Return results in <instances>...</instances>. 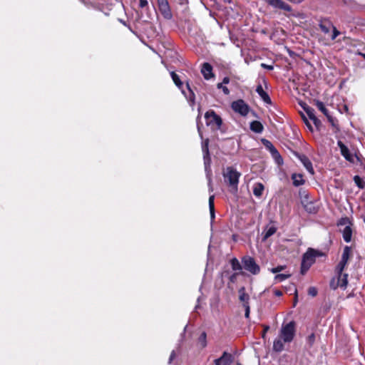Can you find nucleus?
<instances>
[{
  "instance_id": "nucleus-1",
  "label": "nucleus",
  "mask_w": 365,
  "mask_h": 365,
  "mask_svg": "<svg viewBox=\"0 0 365 365\" xmlns=\"http://www.w3.org/2000/svg\"><path fill=\"white\" fill-rule=\"evenodd\" d=\"M241 173L237 171L232 167H227L223 173V177L225 182L235 190H237L239 178Z\"/></svg>"
},
{
  "instance_id": "nucleus-2",
  "label": "nucleus",
  "mask_w": 365,
  "mask_h": 365,
  "mask_svg": "<svg viewBox=\"0 0 365 365\" xmlns=\"http://www.w3.org/2000/svg\"><path fill=\"white\" fill-rule=\"evenodd\" d=\"M296 333V324L291 321L286 324H282L279 331V337L284 343H290L293 341Z\"/></svg>"
},
{
  "instance_id": "nucleus-3",
  "label": "nucleus",
  "mask_w": 365,
  "mask_h": 365,
  "mask_svg": "<svg viewBox=\"0 0 365 365\" xmlns=\"http://www.w3.org/2000/svg\"><path fill=\"white\" fill-rule=\"evenodd\" d=\"M319 252L314 249L309 248L307 252L303 255L301 272L302 274H305L310 268L312 264L315 262L317 257L320 256Z\"/></svg>"
},
{
  "instance_id": "nucleus-4",
  "label": "nucleus",
  "mask_w": 365,
  "mask_h": 365,
  "mask_svg": "<svg viewBox=\"0 0 365 365\" xmlns=\"http://www.w3.org/2000/svg\"><path fill=\"white\" fill-rule=\"evenodd\" d=\"M209 140L206 139L202 143V150L203 153L204 158V164H205V170L206 172V176L208 180V185L211 187V170H210V162L211 159L210 158L209 149H208ZM212 190V188H210Z\"/></svg>"
},
{
  "instance_id": "nucleus-5",
  "label": "nucleus",
  "mask_w": 365,
  "mask_h": 365,
  "mask_svg": "<svg viewBox=\"0 0 365 365\" xmlns=\"http://www.w3.org/2000/svg\"><path fill=\"white\" fill-rule=\"evenodd\" d=\"M205 118L207 125H210L213 129H220L222 124V118L214 110L207 111Z\"/></svg>"
},
{
  "instance_id": "nucleus-6",
  "label": "nucleus",
  "mask_w": 365,
  "mask_h": 365,
  "mask_svg": "<svg viewBox=\"0 0 365 365\" xmlns=\"http://www.w3.org/2000/svg\"><path fill=\"white\" fill-rule=\"evenodd\" d=\"M243 267L252 274H257L260 272L259 266L256 263L255 259L250 256H245L242 259Z\"/></svg>"
},
{
  "instance_id": "nucleus-7",
  "label": "nucleus",
  "mask_w": 365,
  "mask_h": 365,
  "mask_svg": "<svg viewBox=\"0 0 365 365\" xmlns=\"http://www.w3.org/2000/svg\"><path fill=\"white\" fill-rule=\"evenodd\" d=\"M336 274L337 277H334L330 281V287L333 289H336L338 287L345 289L348 284V274L341 272Z\"/></svg>"
},
{
  "instance_id": "nucleus-8",
  "label": "nucleus",
  "mask_w": 365,
  "mask_h": 365,
  "mask_svg": "<svg viewBox=\"0 0 365 365\" xmlns=\"http://www.w3.org/2000/svg\"><path fill=\"white\" fill-rule=\"evenodd\" d=\"M301 202L304 206L306 211L309 213H316L317 208L314 206V203L309 200V195L305 191L300 192Z\"/></svg>"
},
{
  "instance_id": "nucleus-9",
  "label": "nucleus",
  "mask_w": 365,
  "mask_h": 365,
  "mask_svg": "<svg viewBox=\"0 0 365 365\" xmlns=\"http://www.w3.org/2000/svg\"><path fill=\"white\" fill-rule=\"evenodd\" d=\"M232 108L234 111L239 113L242 115H246L249 112L248 106L242 100L234 101L232 103Z\"/></svg>"
},
{
  "instance_id": "nucleus-10",
  "label": "nucleus",
  "mask_w": 365,
  "mask_h": 365,
  "mask_svg": "<svg viewBox=\"0 0 365 365\" xmlns=\"http://www.w3.org/2000/svg\"><path fill=\"white\" fill-rule=\"evenodd\" d=\"M267 4L274 8L279 9L286 11H291L292 7L282 0H264Z\"/></svg>"
},
{
  "instance_id": "nucleus-11",
  "label": "nucleus",
  "mask_w": 365,
  "mask_h": 365,
  "mask_svg": "<svg viewBox=\"0 0 365 365\" xmlns=\"http://www.w3.org/2000/svg\"><path fill=\"white\" fill-rule=\"evenodd\" d=\"M159 9L163 16L167 19H170L172 18V14L170 9V6L167 0H158Z\"/></svg>"
},
{
  "instance_id": "nucleus-12",
  "label": "nucleus",
  "mask_w": 365,
  "mask_h": 365,
  "mask_svg": "<svg viewBox=\"0 0 365 365\" xmlns=\"http://www.w3.org/2000/svg\"><path fill=\"white\" fill-rule=\"evenodd\" d=\"M337 145L340 148L341 154L343 157L351 163L354 162V158L349 152V148L340 140L337 142Z\"/></svg>"
},
{
  "instance_id": "nucleus-13",
  "label": "nucleus",
  "mask_w": 365,
  "mask_h": 365,
  "mask_svg": "<svg viewBox=\"0 0 365 365\" xmlns=\"http://www.w3.org/2000/svg\"><path fill=\"white\" fill-rule=\"evenodd\" d=\"M319 26L324 34H327L333 27V24L329 19L325 18L319 21Z\"/></svg>"
},
{
  "instance_id": "nucleus-14",
  "label": "nucleus",
  "mask_w": 365,
  "mask_h": 365,
  "mask_svg": "<svg viewBox=\"0 0 365 365\" xmlns=\"http://www.w3.org/2000/svg\"><path fill=\"white\" fill-rule=\"evenodd\" d=\"M201 73L206 80H209L214 76L212 67L209 63H204L202 64Z\"/></svg>"
},
{
  "instance_id": "nucleus-15",
  "label": "nucleus",
  "mask_w": 365,
  "mask_h": 365,
  "mask_svg": "<svg viewBox=\"0 0 365 365\" xmlns=\"http://www.w3.org/2000/svg\"><path fill=\"white\" fill-rule=\"evenodd\" d=\"M299 159L301 161V163L303 164V165L305 167L307 170L311 174L314 175V170L312 167V163L309 160V159L304 155H299Z\"/></svg>"
},
{
  "instance_id": "nucleus-16",
  "label": "nucleus",
  "mask_w": 365,
  "mask_h": 365,
  "mask_svg": "<svg viewBox=\"0 0 365 365\" xmlns=\"http://www.w3.org/2000/svg\"><path fill=\"white\" fill-rule=\"evenodd\" d=\"M215 361L220 365H231L232 363V356L230 354L225 351L219 359H215Z\"/></svg>"
},
{
  "instance_id": "nucleus-17",
  "label": "nucleus",
  "mask_w": 365,
  "mask_h": 365,
  "mask_svg": "<svg viewBox=\"0 0 365 365\" xmlns=\"http://www.w3.org/2000/svg\"><path fill=\"white\" fill-rule=\"evenodd\" d=\"M303 108L309 118L314 122L316 126H318L321 122L320 120L315 116L314 110L309 106H303Z\"/></svg>"
},
{
  "instance_id": "nucleus-18",
  "label": "nucleus",
  "mask_w": 365,
  "mask_h": 365,
  "mask_svg": "<svg viewBox=\"0 0 365 365\" xmlns=\"http://www.w3.org/2000/svg\"><path fill=\"white\" fill-rule=\"evenodd\" d=\"M256 92L261 97L263 101L267 104H271V98L269 95L264 91L262 85H258L256 88Z\"/></svg>"
},
{
  "instance_id": "nucleus-19",
  "label": "nucleus",
  "mask_w": 365,
  "mask_h": 365,
  "mask_svg": "<svg viewBox=\"0 0 365 365\" xmlns=\"http://www.w3.org/2000/svg\"><path fill=\"white\" fill-rule=\"evenodd\" d=\"M264 190V187L261 182H256L253 185V194L257 197H260L262 195Z\"/></svg>"
},
{
  "instance_id": "nucleus-20",
  "label": "nucleus",
  "mask_w": 365,
  "mask_h": 365,
  "mask_svg": "<svg viewBox=\"0 0 365 365\" xmlns=\"http://www.w3.org/2000/svg\"><path fill=\"white\" fill-rule=\"evenodd\" d=\"M284 341L280 337L276 339L273 343V349L277 352H281L284 349Z\"/></svg>"
},
{
  "instance_id": "nucleus-21",
  "label": "nucleus",
  "mask_w": 365,
  "mask_h": 365,
  "mask_svg": "<svg viewBox=\"0 0 365 365\" xmlns=\"http://www.w3.org/2000/svg\"><path fill=\"white\" fill-rule=\"evenodd\" d=\"M250 129L257 133H260L263 130V125L259 121L254 120L250 123Z\"/></svg>"
},
{
  "instance_id": "nucleus-22",
  "label": "nucleus",
  "mask_w": 365,
  "mask_h": 365,
  "mask_svg": "<svg viewBox=\"0 0 365 365\" xmlns=\"http://www.w3.org/2000/svg\"><path fill=\"white\" fill-rule=\"evenodd\" d=\"M315 105L317 107V108L320 111H322L324 114V115H326L328 118L329 121L332 120L331 117L329 115L328 110L327 109V108L322 101H317Z\"/></svg>"
},
{
  "instance_id": "nucleus-23",
  "label": "nucleus",
  "mask_w": 365,
  "mask_h": 365,
  "mask_svg": "<svg viewBox=\"0 0 365 365\" xmlns=\"http://www.w3.org/2000/svg\"><path fill=\"white\" fill-rule=\"evenodd\" d=\"M292 179L293 180V185L296 187L302 185L304 183L303 176L301 174H293Z\"/></svg>"
},
{
  "instance_id": "nucleus-24",
  "label": "nucleus",
  "mask_w": 365,
  "mask_h": 365,
  "mask_svg": "<svg viewBox=\"0 0 365 365\" xmlns=\"http://www.w3.org/2000/svg\"><path fill=\"white\" fill-rule=\"evenodd\" d=\"M239 298H240V300L241 302H243V304H249V299H250V297L247 294L245 293V287H241L240 289H239Z\"/></svg>"
},
{
  "instance_id": "nucleus-25",
  "label": "nucleus",
  "mask_w": 365,
  "mask_h": 365,
  "mask_svg": "<svg viewBox=\"0 0 365 365\" xmlns=\"http://www.w3.org/2000/svg\"><path fill=\"white\" fill-rule=\"evenodd\" d=\"M351 229L350 227L346 226L343 230V238L346 242H349L351 239Z\"/></svg>"
},
{
  "instance_id": "nucleus-26",
  "label": "nucleus",
  "mask_w": 365,
  "mask_h": 365,
  "mask_svg": "<svg viewBox=\"0 0 365 365\" xmlns=\"http://www.w3.org/2000/svg\"><path fill=\"white\" fill-rule=\"evenodd\" d=\"M214 198H215L214 195H211L209 197V209H210V212L211 220H213L215 217Z\"/></svg>"
},
{
  "instance_id": "nucleus-27",
  "label": "nucleus",
  "mask_w": 365,
  "mask_h": 365,
  "mask_svg": "<svg viewBox=\"0 0 365 365\" xmlns=\"http://www.w3.org/2000/svg\"><path fill=\"white\" fill-rule=\"evenodd\" d=\"M232 269L234 271H240L242 268L241 264L237 258H233L230 261Z\"/></svg>"
},
{
  "instance_id": "nucleus-28",
  "label": "nucleus",
  "mask_w": 365,
  "mask_h": 365,
  "mask_svg": "<svg viewBox=\"0 0 365 365\" xmlns=\"http://www.w3.org/2000/svg\"><path fill=\"white\" fill-rule=\"evenodd\" d=\"M170 76L175 84L179 88H181L182 87V82L180 81L179 76L174 71L170 72Z\"/></svg>"
},
{
  "instance_id": "nucleus-29",
  "label": "nucleus",
  "mask_w": 365,
  "mask_h": 365,
  "mask_svg": "<svg viewBox=\"0 0 365 365\" xmlns=\"http://www.w3.org/2000/svg\"><path fill=\"white\" fill-rule=\"evenodd\" d=\"M270 153L277 164L280 165L283 163V160L277 149L272 150Z\"/></svg>"
},
{
  "instance_id": "nucleus-30",
  "label": "nucleus",
  "mask_w": 365,
  "mask_h": 365,
  "mask_svg": "<svg viewBox=\"0 0 365 365\" xmlns=\"http://www.w3.org/2000/svg\"><path fill=\"white\" fill-rule=\"evenodd\" d=\"M349 255H350V248L346 246L344 247V249L343 250L341 261L345 262L347 263L348 259L349 258Z\"/></svg>"
},
{
  "instance_id": "nucleus-31",
  "label": "nucleus",
  "mask_w": 365,
  "mask_h": 365,
  "mask_svg": "<svg viewBox=\"0 0 365 365\" xmlns=\"http://www.w3.org/2000/svg\"><path fill=\"white\" fill-rule=\"evenodd\" d=\"M277 231V229L274 226H272L270 227H269L266 231H265V233H264V235L263 237V240H266L267 238H269V237H271L272 235H273Z\"/></svg>"
},
{
  "instance_id": "nucleus-32",
  "label": "nucleus",
  "mask_w": 365,
  "mask_h": 365,
  "mask_svg": "<svg viewBox=\"0 0 365 365\" xmlns=\"http://www.w3.org/2000/svg\"><path fill=\"white\" fill-rule=\"evenodd\" d=\"M290 274H277L274 277V280L276 282H281L290 277Z\"/></svg>"
},
{
  "instance_id": "nucleus-33",
  "label": "nucleus",
  "mask_w": 365,
  "mask_h": 365,
  "mask_svg": "<svg viewBox=\"0 0 365 365\" xmlns=\"http://www.w3.org/2000/svg\"><path fill=\"white\" fill-rule=\"evenodd\" d=\"M207 335L205 332H202L198 339V342L201 345L202 348H205L207 346Z\"/></svg>"
},
{
  "instance_id": "nucleus-34",
  "label": "nucleus",
  "mask_w": 365,
  "mask_h": 365,
  "mask_svg": "<svg viewBox=\"0 0 365 365\" xmlns=\"http://www.w3.org/2000/svg\"><path fill=\"white\" fill-rule=\"evenodd\" d=\"M354 181L356 183V185L359 188H364L365 185V182L363 179H361L359 175H355L354 178Z\"/></svg>"
},
{
  "instance_id": "nucleus-35",
  "label": "nucleus",
  "mask_w": 365,
  "mask_h": 365,
  "mask_svg": "<svg viewBox=\"0 0 365 365\" xmlns=\"http://www.w3.org/2000/svg\"><path fill=\"white\" fill-rule=\"evenodd\" d=\"M346 264V262L340 260L335 269L336 274H340L341 272H343Z\"/></svg>"
},
{
  "instance_id": "nucleus-36",
  "label": "nucleus",
  "mask_w": 365,
  "mask_h": 365,
  "mask_svg": "<svg viewBox=\"0 0 365 365\" xmlns=\"http://www.w3.org/2000/svg\"><path fill=\"white\" fill-rule=\"evenodd\" d=\"M262 143L266 147V148L269 150V152H272V150L276 149L273 144L268 140L263 139Z\"/></svg>"
},
{
  "instance_id": "nucleus-37",
  "label": "nucleus",
  "mask_w": 365,
  "mask_h": 365,
  "mask_svg": "<svg viewBox=\"0 0 365 365\" xmlns=\"http://www.w3.org/2000/svg\"><path fill=\"white\" fill-rule=\"evenodd\" d=\"M285 266L284 265H279L276 267H273L270 269L271 272L274 273V274H276V273H279L282 271H283L284 269H285Z\"/></svg>"
},
{
  "instance_id": "nucleus-38",
  "label": "nucleus",
  "mask_w": 365,
  "mask_h": 365,
  "mask_svg": "<svg viewBox=\"0 0 365 365\" xmlns=\"http://www.w3.org/2000/svg\"><path fill=\"white\" fill-rule=\"evenodd\" d=\"M332 29V34L331 35V39L335 40L336 38L340 34V32L336 29V28L333 25Z\"/></svg>"
},
{
  "instance_id": "nucleus-39",
  "label": "nucleus",
  "mask_w": 365,
  "mask_h": 365,
  "mask_svg": "<svg viewBox=\"0 0 365 365\" xmlns=\"http://www.w3.org/2000/svg\"><path fill=\"white\" fill-rule=\"evenodd\" d=\"M187 87L190 92V96H189V101H191L192 103L195 102V93L192 91V89L190 87V85L188 83H187Z\"/></svg>"
},
{
  "instance_id": "nucleus-40",
  "label": "nucleus",
  "mask_w": 365,
  "mask_h": 365,
  "mask_svg": "<svg viewBox=\"0 0 365 365\" xmlns=\"http://www.w3.org/2000/svg\"><path fill=\"white\" fill-rule=\"evenodd\" d=\"M217 88L219 89H222L223 93L225 94V95H228L230 93V91L229 89L227 88V87L226 86H224L222 83H218L217 85Z\"/></svg>"
},
{
  "instance_id": "nucleus-41",
  "label": "nucleus",
  "mask_w": 365,
  "mask_h": 365,
  "mask_svg": "<svg viewBox=\"0 0 365 365\" xmlns=\"http://www.w3.org/2000/svg\"><path fill=\"white\" fill-rule=\"evenodd\" d=\"M308 294L309 295L312 297H315L317 294V289L314 287H310L308 289Z\"/></svg>"
},
{
  "instance_id": "nucleus-42",
  "label": "nucleus",
  "mask_w": 365,
  "mask_h": 365,
  "mask_svg": "<svg viewBox=\"0 0 365 365\" xmlns=\"http://www.w3.org/2000/svg\"><path fill=\"white\" fill-rule=\"evenodd\" d=\"M243 307L245 309V317L248 318L250 316V305L247 304H243Z\"/></svg>"
},
{
  "instance_id": "nucleus-43",
  "label": "nucleus",
  "mask_w": 365,
  "mask_h": 365,
  "mask_svg": "<svg viewBox=\"0 0 365 365\" xmlns=\"http://www.w3.org/2000/svg\"><path fill=\"white\" fill-rule=\"evenodd\" d=\"M314 340H315V335H314V334H313V333H312V334H310V335L308 336V338H307V341H308V342L312 345V344H314Z\"/></svg>"
},
{
  "instance_id": "nucleus-44",
  "label": "nucleus",
  "mask_w": 365,
  "mask_h": 365,
  "mask_svg": "<svg viewBox=\"0 0 365 365\" xmlns=\"http://www.w3.org/2000/svg\"><path fill=\"white\" fill-rule=\"evenodd\" d=\"M175 357H176V354H175V351L173 350L171 352L170 356L169 357L168 364H170L172 363L173 360L174 359H175Z\"/></svg>"
},
{
  "instance_id": "nucleus-45",
  "label": "nucleus",
  "mask_w": 365,
  "mask_h": 365,
  "mask_svg": "<svg viewBox=\"0 0 365 365\" xmlns=\"http://www.w3.org/2000/svg\"><path fill=\"white\" fill-rule=\"evenodd\" d=\"M148 1L147 0H139V6L140 8H144L146 6H148Z\"/></svg>"
},
{
  "instance_id": "nucleus-46",
  "label": "nucleus",
  "mask_w": 365,
  "mask_h": 365,
  "mask_svg": "<svg viewBox=\"0 0 365 365\" xmlns=\"http://www.w3.org/2000/svg\"><path fill=\"white\" fill-rule=\"evenodd\" d=\"M262 67L264 68H267L268 70H272L273 69V66H271V65H267L265 63H262Z\"/></svg>"
},
{
  "instance_id": "nucleus-47",
  "label": "nucleus",
  "mask_w": 365,
  "mask_h": 365,
  "mask_svg": "<svg viewBox=\"0 0 365 365\" xmlns=\"http://www.w3.org/2000/svg\"><path fill=\"white\" fill-rule=\"evenodd\" d=\"M229 82H230V78L228 77H225L221 83L227 84V83H229Z\"/></svg>"
},
{
  "instance_id": "nucleus-48",
  "label": "nucleus",
  "mask_w": 365,
  "mask_h": 365,
  "mask_svg": "<svg viewBox=\"0 0 365 365\" xmlns=\"http://www.w3.org/2000/svg\"><path fill=\"white\" fill-rule=\"evenodd\" d=\"M304 122L306 123V125H307L308 128L309 130L312 131V127L311 125V124L308 122V120L307 119H304Z\"/></svg>"
},
{
  "instance_id": "nucleus-49",
  "label": "nucleus",
  "mask_w": 365,
  "mask_h": 365,
  "mask_svg": "<svg viewBox=\"0 0 365 365\" xmlns=\"http://www.w3.org/2000/svg\"><path fill=\"white\" fill-rule=\"evenodd\" d=\"M274 294L276 296H277V297H280V296H282V292L281 291H279V290H275L274 291Z\"/></svg>"
},
{
  "instance_id": "nucleus-50",
  "label": "nucleus",
  "mask_w": 365,
  "mask_h": 365,
  "mask_svg": "<svg viewBox=\"0 0 365 365\" xmlns=\"http://www.w3.org/2000/svg\"><path fill=\"white\" fill-rule=\"evenodd\" d=\"M197 130H198V133H199V135H200V138H202V133H201V130H200V127L198 123H197Z\"/></svg>"
},
{
  "instance_id": "nucleus-51",
  "label": "nucleus",
  "mask_w": 365,
  "mask_h": 365,
  "mask_svg": "<svg viewBox=\"0 0 365 365\" xmlns=\"http://www.w3.org/2000/svg\"><path fill=\"white\" fill-rule=\"evenodd\" d=\"M269 327L268 326H266V327H264V333H263V337L264 336L265 333H266V332H267V331L269 329Z\"/></svg>"
},
{
  "instance_id": "nucleus-52",
  "label": "nucleus",
  "mask_w": 365,
  "mask_h": 365,
  "mask_svg": "<svg viewBox=\"0 0 365 365\" xmlns=\"http://www.w3.org/2000/svg\"><path fill=\"white\" fill-rule=\"evenodd\" d=\"M360 55L362 56L364 59L365 60V53H360Z\"/></svg>"
},
{
  "instance_id": "nucleus-53",
  "label": "nucleus",
  "mask_w": 365,
  "mask_h": 365,
  "mask_svg": "<svg viewBox=\"0 0 365 365\" xmlns=\"http://www.w3.org/2000/svg\"><path fill=\"white\" fill-rule=\"evenodd\" d=\"M215 365H220L218 362H217L215 360L214 361Z\"/></svg>"
},
{
  "instance_id": "nucleus-54",
  "label": "nucleus",
  "mask_w": 365,
  "mask_h": 365,
  "mask_svg": "<svg viewBox=\"0 0 365 365\" xmlns=\"http://www.w3.org/2000/svg\"><path fill=\"white\" fill-rule=\"evenodd\" d=\"M297 296L296 295L295 296V302H297Z\"/></svg>"
},
{
  "instance_id": "nucleus-55",
  "label": "nucleus",
  "mask_w": 365,
  "mask_h": 365,
  "mask_svg": "<svg viewBox=\"0 0 365 365\" xmlns=\"http://www.w3.org/2000/svg\"><path fill=\"white\" fill-rule=\"evenodd\" d=\"M232 279H234V275L231 277V280H232Z\"/></svg>"
},
{
  "instance_id": "nucleus-56",
  "label": "nucleus",
  "mask_w": 365,
  "mask_h": 365,
  "mask_svg": "<svg viewBox=\"0 0 365 365\" xmlns=\"http://www.w3.org/2000/svg\"><path fill=\"white\" fill-rule=\"evenodd\" d=\"M364 222H365V218H364Z\"/></svg>"
}]
</instances>
